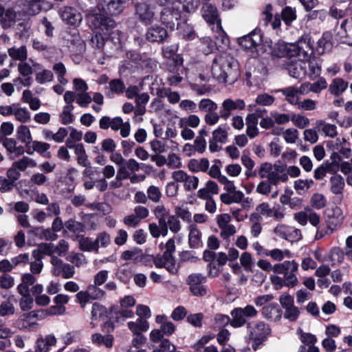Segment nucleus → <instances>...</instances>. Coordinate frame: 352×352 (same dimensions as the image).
I'll return each instance as SVG.
<instances>
[{"label":"nucleus","mask_w":352,"mask_h":352,"mask_svg":"<svg viewBox=\"0 0 352 352\" xmlns=\"http://www.w3.org/2000/svg\"><path fill=\"white\" fill-rule=\"evenodd\" d=\"M61 19L70 25H78L82 21L81 14L72 7H64L59 10Z\"/></svg>","instance_id":"16"},{"label":"nucleus","mask_w":352,"mask_h":352,"mask_svg":"<svg viewBox=\"0 0 352 352\" xmlns=\"http://www.w3.org/2000/svg\"><path fill=\"white\" fill-rule=\"evenodd\" d=\"M201 14L204 20L212 26H216L219 22L221 23L217 8L210 3L203 5Z\"/></svg>","instance_id":"18"},{"label":"nucleus","mask_w":352,"mask_h":352,"mask_svg":"<svg viewBox=\"0 0 352 352\" xmlns=\"http://www.w3.org/2000/svg\"><path fill=\"white\" fill-rule=\"evenodd\" d=\"M201 233L195 225L190 226V232L188 234V243L190 248H198L201 243Z\"/></svg>","instance_id":"41"},{"label":"nucleus","mask_w":352,"mask_h":352,"mask_svg":"<svg viewBox=\"0 0 352 352\" xmlns=\"http://www.w3.org/2000/svg\"><path fill=\"white\" fill-rule=\"evenodd\" d=\"M206 277L200 274H192L188 276L187 284L190 292L195 296H204L207 294V288L204 285Z\"/></svg>","instance_id":"13"},{"label":"nucleus","mask_w":352,"mask_h":352,"mask_svg":"<svg viewBox=\"0 0 352 352\" xmlns=\"http://www.w3.org/2000/svg\"><path fill=\"white\" fill-rule=\"evenodd\" d=\"M157 96L159 98H167L168 101L173 104H177L180 100V95L177 91H173L169 88H161L157 90Z\"/></svg>","instance_id":"38"},{"label":"nucleus","mask_w":352,"mask_h":352,"mask_svg":"<svg viewBox=\"0 0 352 352\" xmlns=\"http://www.w3.org/2000/svg\"><path fill=\"white\" fill-rule=\"evenodd\" d=\"M74 150L75 155L77 156L78 164L83 167L88 166L89 162L82 144H76Z\"/></svg>","instance_id":"43"},{"label":"nucleus","mask_w":352,"mask_h":352,"mask_svg":"<svg viewBox=\"0 0 352 352\" xmlns=\"http://www.w3.org/2000/svg\"><path fill=\"white\" fill-rule=\"evenodd\" d=\"M17 138L23 143L28 144L32 142V135L29 128L25 125H20L16 130Z\"/></svg>","instance_id":"50"},{"label":"nucleus","mask_w":352,"mask_h":352,"mask_svg":"<svg viewBox=\"0 0 352 352\" xmlns=\"http://www.w3.org/2000/svg\"><path fill=\"white\" fill-rule=\"evenodd\" d=\"M262 35L260 31L254 30L239 38V44L246 50H250L261 44Z\"/></svg>","instance_id":"19"},{"label":"nucleus","mask_w":352,"mask_h":352,"mask_svg":"<svg viewBox=\"0 0 352 352\" xmlns=\"http://www.w3.org/2000/svg\"><path fill=\"white\" fill-rule=\"evenodd\" d=\"M15 299L13 296H10L6 300L0 304V316L5 317L12 316L15 314Z\"/></svg>","instance_id":"32"},{"label":"nucleus","mask_w":352,"mask_h":352,"mask_svg":"<svg viewBox=\"0 0 352 352\" xmlns=\"http://www.w3.org/2000/svg\"><path fill=\"white\" fill-rule=\"evenodd\" d=\"M162 9L160 11V21L168 28L173 29L179 25V21L185 20L182 11L178 8V3H175L169 0H155Z\"/></svg>","instance_id":"4"},{"label":"nucleus","mask_w":352,"mask_h":352,"mask_svg":"<svg viewBox=\"0 0 352 352\" xmlns=\"http://www.w3.org/2000/svg\"><path fill=\"white\" fill-rule=\"evenodd\" d=\"M128 328L133 334H140L146 331L149 328V324L146 320L138 318L136 321H130L127 323Z\"/></svg>","instance_id":"33"},{"label":"nucleus","mask_w":352,"mask_h":352,"mask_svg":"<svg viewBox=\"0 0 352 352\" xmlns=\"http://www.w3.org/2000/svg\"><path fill=\"white\" fill-rule=\"evenodd\" d=\"M310 204L314 208L320 210L326 206L327 199L322 194L316 192L311 197Z\"/></svg>","instance_id":"54"},{"label":"nucleus","mask_w":352,"mask_h":352,"mask_svg":"<svg viewBox=\"0 0 352 352\" xmlns=\"http://www.w3.org/2000/svg\"><path fill=\"white\" fill-rule=\"evenodd\" d=\"M245 106V102L243 99L236 98L234 100L230 98L225 99L222 102L220 109L221 118L226 120L230 117L232 111H243Z\"/></svg>","instance_id":"10"},{"label":"nucleus","mask_w":352,"mask_h":352,"mask_svg":"<svg viewBox=\"0 0 352 352\" xmlns=\"http://www.w3.org/2000/svg\"><path fill=\"white\" fill-rule=\"evenodd\" d=\"M315 125L318 132L325 137L335 138L338 134L336 125L328 123L324 120H317Z\"/></svg>","instance_id":"22"},{"label":"nucleus","mask_w":352,"mask_h":352,"mask_svg":"<svg viewBox=\"0 0 352 352\" xmlns=\"http://www.w3.org/2000/svg\"><path fill=\"white\" fill-rule=\"evenodd\" d=\"M87 291L92 300H100L105 296V292L94 284L88 285Z\"/></svg>","instance_id":"60"},{"label":"nucleus","mask_w":352,"mask_h":352,"mask_svg":"<svg viewBox=\"0 0 352 352\" xmlns=\"http://www.w3.org/2000/svg\"><path fill=\"white\" fill-rule=\"evenodd\" d=\"M177 28L179 30V33L186 40H192L195 37V31L190 25H188L186 23H179V25H177Z\"/></svg>","instance_id":"52"},{"label":"nucleus","mask_w":352,"mask_h":352,"mask_svg":"<svg viewBox=\"0 0 352 352\" xmlns=\"http://www.w3.org/2000/svg\"><path fill=\"white\" fill-rule=\"evenodd\" d=\"M88 22L91 28L96 31V34L91 37L90 42L94 48L102 51L104 46V35L109 34L110 32L116 28V22L103 14H93L88 16Z\"/></svg>","instance_id":"2"},{"label":"nucleus","mask_w":352,"mask_h":352,"mask_svg":"<svg viewBox=\"0 0 352 352\" xmlns=\"http://www.w3.org/2000/svg\"><path fill=\"white\" fill-rule=\"evenodd\" d=\"M292 49L291 58L297 57L300 61H307L313 54L311 36L307 34L302 35L296 42L292 43Z\"/></svg>","instance_id":"7"},{"label":"nucleus","mask_w":352,"mask_h":352,"mask_svg":"<svg viewBox=\"0 0 352 352\" xmlns=\"http://www.w3.org/2000/svg\"><path fill=\"white\" fill-rule=\"evenodd\" d=\"M231 326L234 328H240L248 324L245 317L241 311V307L233 309L230 312Z\"/></svg>","instance_id":"34"},{"label":"nucleus","mask_w":352,"mask_h":352,"mask_svg":"<svg viewBox=\"0 0 352 352\" xmlns=\"http://www.w3.org/2000/svg\"><path fill=\"white\" fill-rule=\"evenodd\" d=\"M257 173L260 178L267 179L274 186H276L280 182L285 183L289 179L285 166L272 164L270 162L261 164L257 169Z\"/></svg>","instance_id":"5"},{"label":"nucleus","mask_w":352,"mask_h":352,"mask_svg":"<svg viewBox=\"0 0 352 352\" xmlns=\"http://www.w3.org/2000/svg\"><path fill=\"white\" fill-rule=\"evenodd\" d=\"M136 300L133 296L127 295L120 298V309L114 311V319L117 323L133 317L134 313L131 309L135 306Z\"/></svg>","instance_id":"8"},{"label":"nucleus","mask_w":352,"mask_h":352,"mask_svg":"<svg viewBox=\"0 0 352 352\" xmlns=\"http://www.w3.org/2000/svg\"><path fill=\"white\" fill-rule=\"evenodd\" d=\"M52 69L54 71L57 76V80L61 85H66L68 80L65 78V75L67 73L66 68L63 63H57L52 67Z\"/></svg>","instance_id":"53"},{"label":"nucleus","mask_w":352,"mask_h":352,"mask_svg":"<svg viewBox=\"0 0 352 352\" xmlns=\"http://www.w3.org/2000/svg\"><path fill=\"white\" fill-rule=\"evenodd\" d=\"M14 116L17 121L22 123L28 122L30 120V113L28 109L25 107H21L18 103H16Z\"/></svg>","instance_id":"47"},{"label":"nucleus","mask_w":352,"mask_h":352,"mask_svg":"<svg viewBox=\"0 0 352 352\" xmlns=\"http://www.w3.org/2000/svg\"><path fill=\"white\" fill-rule=\"evenodd\" d=\"M271 334V329L263 321H255L247 324L246 341L251 344L252 349L256 351L263 344Z\"/></svg>","instance_id":"3"},{"label":"nucleus","mask_w":352,"mask_h":352,"mask_svg":"<svg viewBox=\"0 0 352 352\" xmlns=\"http://www.w3.org/2000/svg\"><path fill=\"white\" fill-rule=\"evenodd\" d=\"M262 314L265 318L268 319H276L280 317V310L274 304L265 306L262 309Z\"/></svg>","instance_id":"55"},{"label":"nucleus","mask_w":352,"mask_h":352,"mask_svg":"<svg viewBox=\"0 0 352 352\" xmlns=\"http://www.w3.org/2000/svg\"><path fill=\"white\" fill-rule=\"evenodd\" d=\"M106 95L108 97H113L114 94L120 95L124 92L125 85L120 79H113L109 82V87L106 88Z\"/></svg>","instance_id":"29"},{"label":"nucleus","mask_w":352,"mask_h":352,"mask_svg":"<svg viewBox=\"0 0 352 352\" xmlns=\"http://www.w3.org/2000/svg\"><path fill=\"white\" fill-rule=\"evenodd\" d=\"M345 253L338 247H333L329 252V261L331 262L332 265L341 263L344 258Z\"/></svg>","instance_id":"44"},{"label":"nucleus","mask_w":352,"mask_h":352,"mask_svg":"<svg viewBox=\"0 0 352 352\" xmlns=\"http://www.w3.org/2000/svg\"><path fill=\"white\" fill-rule=\"evenodd\" d=\"M171 177L176 182L184 184V188L186 191H192L197 188L199 178L194 175H188L182 170H175L172 173Z\"/></svg>","instance_id":"12"},{"label":"nucleus","mask_w":352,"mask_h":352,"mask_svg":"<svg viewBox=\"0 0 352 352\" xmlns=\"http://www.w3.org/2000/svg\"><path fill=\"white\" fill-rule=\"evenodd\" d=\"M130 0H100L98 4V10L104 14L116 15L120 14L126 3Z\"/></svg>","instance_id":"14"},{"label":"nucleus","mask_w":352,"mask_h":352,"mask_svg":"<svg viewBox=\"0 0 352 352\" xmlns=\"http://www.w3.org/2000/svg\"><path fill=\"white\" fill-rule=\"evenodd\" d=\"M298 272V263L294 261H285L274 265V272L276 274H282L286 282V287H294L298 283L297 273Z\"/></svg>","instance_id":"6"},{"label":"nucleus","mask_w":352,"mask_h":352,"mask_svg":"<svg viewBox=\"0 0 352 352\" xmlns=\"http://www.w3.org/2000/svg\"><path fill=\"white\" fill-rule=\"evenodd\" d=\"M110 243L111 236L109 234L106 232H100L95 239V244L97 246V252L100 247L107 248Z\"/></svg>","instance_id":"63"},{"label":"nucleus","mask_w":352,"mask_h":352,"mask_svg":"<svg viewBox=\"0 0 352 352\" xmlns=\"http://www.w3.org/2000/svg\"><path fill=\"white\" fill-rule=\"evenodd\" d=\"M135 15L144 25L152 23L155 19V12L151 3L148 1L138 3L135 5Z\"/></svg>","instance_id":"11"},{"label":"nucleus","mask_w":352,"mask_h":352,"mask_svg":"<svg viewBox=\"0 0 352 352\" xmlns=\"http://www.w3.org/2000/svg\"><path fill=\"white\" fill-rule=\"evenodd\" d=\"M198 108L201 111L208 113L211 111H216L218 108V105L216 102L209 98H203L199 101Z\"/></svg>","instance_id":"57"},{"label":"nucleus","mask_w":352,"mask_h":352,"mask_svg":"<svg viewBox=\"0 0 352 352\" xmlns=\"http://www.w3.org/2000/svg\"><path fill=\"white\" fill-rule=\"evenodd\" d=\"M332 46L331 36L329 33H324L318 41L317 51L319 54H324L330 51Z\"/></svg>","instance_id":"42"},{"label":"nucleus","mask_w":352,"mask_h":352,"mask_svg":"<svg viewBox=\"0 0 352 352\" xmlns=\"http://www.w3.org/2000/svg\"><path fill=\"white\" fill-rule=\"evenodd\" d=\"M54 74L52 71L48 69H43L36 74L35 80L39 84H45L52 81Z\"/></svg>","instance_id":"59"},{"label":"nucleus","mask_w":352,"mask_h":352,"mask_svg":"<svg viewBox=\"0 0 352 352\" xmlns=\"http://www.w3.org/2000/svg\"><path fill=\"white\" fill-rule=\"evenodd\" d=\"M256 211L258 212L263 217H272L276 221H281L283 219L285 214L276 208H272L270 205L267 202H262L258 204L255 209Z\"/></svg>","instance_id":"17"},{"label":"nucleus","mask_w":352,"mask_h":352,"mask_svg":"<svg viewBox=\"0 0 352 352\" xmlns=\"http://www.w3.org/2000/svg\"><path fill=\"white\" fill-rule=\"evenodd\" d=\"M44 320L41 309L32 310L20 316L19 322L21 329L32 331L38 327V320Z\"/></svg>","instance_id":"9"},{"label":"nucleus","mask_w":352,"mask_h":352,"mask_svg":"<svg viewBox=\"0 0 352 352\" xmlns=\"http://www.w3.org/2000/svg\"><path fill=\"white\" fill-rule=\"evenodd\" d=\"M302 62H292L287 65V69L290 76L300 78L306 74L305 67Z\"/></svg>","instance_id":"36"},{"label":"nucleus","mask_w":352,"mask_h":352,"mask_svg":"<svg viewBox=\"0 0 352 352\" xmlns=\"http://www.w3.org/2000/svg\"><path fill=\"white\" fill-rule=\"evenodd\" d=\"M244 198V194L241 190H234L230 192L222 193L220 195L221 201L226 205L240 204Z\"/></svg>","instance_id":"26"},{"label":"nucleus","mask_w":352,"mask_h":352,"mask_svg":"<svg viewBox=\"0 0 352 352\" xmlns=\"http://www.w3.org/2000/svg\"><path fill=\"white\" fill-rule=\"evenodd\" d=\"M13 165L19 170L25 171L28 167H35L36 163L34 160L29 157H23V158L13 162Z\"/></svg>","instance_id":"56"},{"label":"nucleus","mask_w":352,"mask_h":352,"mask_svg":"<svg viewBox=\"0 0 352 352\" xmlns=\"http://www.w3.org/2000/svg\"><path fill=\"white\" fill-rule=\"evenodd\" d=\"M133 274V270L129 264L125 263L120 267L118 269L116 276L123 283H127L131 278Z\"/></svg>","instance_id":"46"},{"label":"nucleus","mask_w":352,"mask_h":352,"mask_svg":"<svg viewBox=\"0 0 352 352\" xmlns=\"http://www.w3.org/2000/svg\"><path fill=\"white\" fill-rule=\"evenodd\" d=\"M314 184L313 179H299L294 182V188L298 195H302L307 191Z\"/></svg>","instance_id":"48"},{"label":"nucleus","mask_w":352,"mask_h":352,"mask_svg":"<svg viewBox=\"0 0 352 352\" xmlns=\"http://www.w3.org/2000/svg\"><path fill=\"white\" fill-rule=\"evenodd\" d=\"M2 144L6 149L10 153L18 157L24 153V147L21 145H18L17 142L14 138H6L2 140Z\"/></svg>","instance_id":"28"},{"label":"nucleus","mask_w":352,"mask_h":352,"mask_svg":"<svg viewBox=\"0 0 352 352\" xmlns=\"http://www.w3.org/2000/svg\"><path fill=\"white\" fill-rule=\"evenodd\" d=\"M175 3H178V8L186 17V13L193 12L199 5V0H174Z\"/></svg>","instance_id":"30"},{"label":"nucleus","mask_w":352,"mask_h":352,"mask_svg":"<svg viewBox=\"0 0 352 352\" xmlns=\"http://www.w3.org/2000/svg\"><path fill=\"white\" fill-rule=\"evenodd\" d=\"M267 256H270L272 260L275 261H281L285 258H291L292 254L291 252L288 250H282L278 248H274L270 250H268V253Z\"/></svg>","instance_id":"45"},{"label":"nucleus","mask_w":352,"mask_h":352,"mask_svg":"<svg viewBox=\"0 0 352 352\" xmlns=\"http://www.w3.org/2000/svg\"><path fill=\"white\" fill-rule=\"evenodd\" d=\"M296 11L295 8L286 6L282 10L281 18L287 25H290L296 19Z\"/></svg>","instance_id":"51"},{"label":"nucleus","mask_w":352,"mask_h":352,"mask_svg":"<svg viewBox=\"0 0 352 352\" xmlns=\"http://www.w3.org/2000/svg\"><path fill=\"white\" fill-rule=\"evenodd\" d=\"M16 17L17 14L13 8L6 10L3 6L0 5V18L3 28H10L15 22Z\"/></svg>","instance_id":"24"},{"label":"nucleus","mask_w":352,"mask_h":352,"mask_svg":"<svg viewBox=\"0 0 352 352\" xmlns=\"http://www.w3.org/2000/svg\"><path fill=\"white\" fill-rule=\"evenodd\" d=\"M212 74L219 82L232 83L239 76L238 63L230 54H220L213 60Z\"/></svg>","instance_id":"1"},{"label":"nucleus","mask_w":352,"mask_h":352,"mask_svg":"<svg viewBox=\"0 0 352 352\" xmlns=\"http://www.w3.org/2000/svg\"><path fill=\"white\" fill-rule=\"evenodd\" d=\"M91 342L98 346H104L106 348L111 349L113 346L114 338L112 335L108 334L102 336L100 333H94L91 336Z\"/></svg>","instance_id":"31"},{"label":"nucleus","mask_w":352,"mask_h":352,"mask_svg":"<svg viewBox=\"0 0 352 352\" xmlns=\"http://www.w3.org/2000/svg\"><path fill=\"white\" fill-rule=\"evenodd\" d=\"M348 83L342 78H336L333 80L329 85V90L331 94L335 96L342 94L347 88Z\"/></svg>","instance_id":"39"},{"label":"nucleus","mask_w":352,"mask_h":352,"mask_svg":"<svg viewBox=\"0 0 352 352\" xmlns=\"http://www.w3.org/2000/svg\"><path fill=\"white\" fill-rule=\"evenodd\" d=\"M206 338H202L195 345V352H219L215 346H205L204 344L208 342Z\"/></svg>","instance_id":"64"},{"label":"nucleus","mask_w":352,"mask_h":352,"mask_svg":"<svg viewBox=\"0 0 352 352\" xmlns=\"http://www.w3.org/2000/svg\"><path fill=\"white\" fill-rule=\"evenodd\" d=\"M154 265L157 268L164 267L170 274L177 275L179 271V265L173 255L162 254L157 255L153 260Z\"/></svg>","instance_id":"15"},{"label":"nucleus","mask_w":352,"mask_h":352,"mask_svg":"<svg viewBox=\"0 0 352 352\" xmlns=\"http://www.w3.org/2000/svg\"><path fill=\"white\" fill-rule=\"evenodd\" d=\"M272 10L273 8L272 5L268 4L265 6L264 10L262 12L261 23H263L265 26L271 23L272 28L275 30L280 27L281 21L278 14L273 16Z\"/></svg>","instance_id":"20"},{"label":"nucleus","mask_w":352,"mask_h":352,"mask_svg":"<svg viewBox=\"0 0 352 352\" xmlns=\"http://www.w3.org/2000/svg\"><path fill=\"white\" fill-rule=\"evenodd\" d=\"M78 244L80 249L82 251L97 252V246L95 244V240L93 241L91 238L82 236L79 239Z\"/></svg>","instance_id":"49"},{"label":"nucleus","mask_w":352,"mask_h":352,"mask_svg":"<svg viewBox=\"0 0 352 352\" xmlns=\"http://www.w3.org/2000/svg\"><path fill=\"white\" fill-rule=\"evenodd\" d=\"M40 309L43 314V317L44 319H45L48 316L63 314L65 311V307L64 306L58 305L57 304L56 305L50 307L48 309Z\"/></svg>","instance_id":"58"},{"label":"nucleus","mask_w":352,"mask_h":352,"mask_svg":"<svg viewBox=\"0 0 352 352\" xmlns=\"http://www.w3.org/2000/svg\"><path fill=\"white\" fill-rule=\"evenodd\" d=\"M113 131L120 130V134L122 138H127L131 133V124L129 122H124L120 117L112 118L110 127Z\"/></svg>","instance_id":"23"},{"label":"nucleus","mask_w":352,"mask_h":352,"mask_svg":"<svg viewBox=\"0 0 352 352\" xmlns=\"http://www.w3.org/2000/svg\"><path fill=\"white\" fill-rule=\"evenodd\" d=\"M298 333L300 335V341L305 346L315 345L318 342L316 336L312 333L303 332L301 329H298Z\"/></svg>","instance_id":"61"},{"label":"nucleus","mask_w":352,"mask_h":352,"mask_svg":"<svg viewBox=\"0 0 352 352\" xmlns=\"http://www.w3.org/2000/svg\"><path fill=\"white\" fill-rule=\"evenodd\" d=\"M8 54L14 60L23 61L28 58L27 47L25 45L10 47L8 50Z\"/></svg>","instance_id":"37"},{"label":"nucleus","mask_w":352,"mask_h":352,"mask_svg":"<svg viewBox=\"0 0 352 352\" xmlns=\"http://www.w3.org/2000/svg\"><path fill=\"white\" fill-rule=\"evenodd\" d=\"M285 97V100L292 105H298L299 102V94L297 91V87H288L285 89H280L279 91Z\"/></svg>","instance_id":"40"},{"label":"nucleus","mask_w":352,"mask_h":352,"mask_svg":"<svg viewBox=\"0 0 352 352\" xmlns=\"http://www.w3.org/2000/svg\"><path fill=\"white\" fill-rule=\"evenodd\" d=\"M200 119L198 116L195 114H191L187 118H182L179 121L180 127H183L184 125L190 126L192 128H197L200 124Z\"/></svg>","instance_id":"62"},{"label":"nucleus","mask_w":352,"mask_h":352,"mask_svg":"<svg viewBox=\"0 0 352 352\" xmlns=\"http://www.w3.org/2000/svg\"><path fill=\"white\" fill-rule=\"evenodd\" d=\"M209 164V161L206 158L191 159L188 161L187 167L192 173L206 172Z\"/></svg>","instance_id":"27"},{"label":"nucleus","mask_w":352,"mask_h":352,"mask_svg":"<svg viewBox=\"0 0 352 352\" xmlns=\"http://www.w3.org/2000/svg\"><path fill=\"white\" fill-rule=\"evenodd\" d=\"M291 52H292V43H288L283 41H278L272 47L271 56L273 58H291Z\"/></svg>","instance_id":"21"},{"label":"nucleus","mask_w":352,"mask_h":352,"mask_svg":"<svg viewBox=\"0 0 352 352\" xmlns=\"http://www.w3.org/2000/svg\"><path fill=\"white\" fill-rule=\"evenodd\" d=\"M166 36V30L160 26H153L150 28L146 34V38L150 42H162Z\"/></svg>","instance_id":"25"},{"label":"nucleus","mask_w":352,"mask_h":352,"mask_svg":"<svg viewBox=\"0 0 352 352\" xmlns=\"http://www.w3.org/2000/svg\"><path fill=\"white\" fill-rule=\"evenodd\" d=\"M330 190L334 195H342L345 186L344 178L340 175L330 177Z\"/></svg>","instance_id":"35"}]
</instances>
